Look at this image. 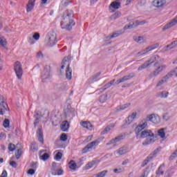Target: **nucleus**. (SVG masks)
<instances>
[{
    "mask_svg": "<svg viewBox=\"0 0 177 177\" xmlns=\"http://www.w3.org/2000/svg\"><path fill=\"white\" fill-rule=\"evenodd\" d=\"M148 121H151V122H153V124H160V116L156 114H151L143 119L140 124H138L135 129V133L137 134V138L139 137L140 131H142L145 129V128H147Z\"/></svg>",
    "mask_w": 177,
    "mask_h": 177,
    "instance_id": "1",
    "label": "nucleus"
},
{
    "mask_svg": "<svg viewBox=\"0 0 177 177\" xmlns=\"http://www.w3.org/2000/svg\"><path fill=\"white\" fill-rule=\"evenodd\" d=\"M137 139H145V138H147L145 140L142 142V146H147V145H150L151 143H154V133H153V131L151 130H141L139 133L138 137V134L136 133Z\"/></svg>",
    "mask_w": 177,
    "mask_h": 177,
    "instance_id": "2",
    "label": "nucleus"
},
{
    "mask_svg": "<svg viewBox=\"0 0 177 177\" xmlns=\"http://www.w3.org/2000/svg\"><path fill=\"white\" fill-rule=\"evenodd\" d=\"M63 20L61 22V28L63 30H66L67 31H71L73 30V26H75V22H74V18H70L69 17L62 16Z\"/></svg>",
    "mask_w": 177,
    "mask_h": 177,
    "instance_id": "3",
    "label": "nucleus"
},
{
    "mask_svg": "<svg viewBox=\"0 0 177 177\" xmlns=\"http://www.w3.org/2000/svg\"><path fill=\"white\" fill-rule=\"evenodd\" d=\"M159 59H160V56H158V55L151 57V58L149 60H147V62H145L144 64H142L141 66L138 67V71H142V70H145V68H147V67H149L150 64H153V63H155L153 66L154 67H156V66L158 64Z\"/></svg>",
    "mask_w": 177,
    "mask_h": 177,
    "instance_id": "4",
    "label": "nucleus"
},
{
    "mask_svg": "<svg viewBox=\"0 0 177 177\" xmlns=\"http://www.w3.org/2000/svg\"><path fill=\"white\" fill-rule=\"evenodd\" d=\"M57 35L56 34V32L50 31L49 32L46 37V44L50 48H52V46H55L57 42Z\"/></svg>",
    "mask_w": 177,
    "mask_h": 177,
    "instance_id": "5",
    "label": "nucleus"
},
{
    "mask_svg": "<svg viewBox=\"0 0 177 177\" xmlns=\"http://www.w3.org/2000/svg\"><path fill=\"white\" fill-rule=\"evenodd\" d=\"M14 70L18 80H21V77H23V67L21 66L20 62L17 61L14 64Z\"/></svg>",
    "mask_w": 177,
    "mask_h": 177,
    "instance_id": "6",
    "label": "nucleus"
},
{
    "mask_svg": "<svg viewBox=\"0 0 177 177\" xmlns=\"http://www.w3.org/2000/svg\"><path fill=\"white\" fill-rule=\"evenodd\" d=\"M51 71L50 66L46 65L41 75L42 82H46V80H50Z\"/></svg>",
    "mask_w": 177,
    "mask_h": 177,
    "instance_id": "7",
    "label": "nucleus"
},
{
    "mask_svg": "<svg viewBox=\"0 0 177 177\" xmlns=\"http://www.w3.org/2000/svg\"><path fill=\"white\" fill-rule=\"evenodd\" d=\"M99 143V141L95 140L90 143H88L83 149L82 153L85 154V153H88V151H91L92 149H95Z\"/></svg>",
    "mask_w": 177,
    "mask_h": 177,
    "instance_id": "8",
    "label": "nucleus"
},
{
    "mask_svg": "<svg viewBox=\"0 0 177 177\" xmlns=\"http://www.w3.org/2000/svg\"><path fill=\"white\" fill-rule=\"evenodd\" d=\"M160 46V44L156 43L155 44H152L147 47L145 49L138 53V56H142V55H146L147 52H151V50H154V49H157Z\"/></svg>",
    "mask_w": 177,
    "mask_h": 177,
    "instance_id": "9",
    "label": "nucleus"
},
{
    "mask_svg": "<svg viewBox=\"0 0 177 177\" xmlns=\"http://www.w3.org/2000/svg\"><path fill=\"white\" fill-rule=\"evenodd\" d=\"M167 66L166 65H162L160 66H158L155 71H153V72H151L149 74V78H153V77H157V75H158V74H160L161 73V71H162V70H164V68H166Z\"/></svg>",
    "mask_w": 177,
    "mask_h": 177,
    "instance_id": "10",
    "label": "nucleus"
},
{
    "mask_svg": "<svg viewBox=\"0 0 177 177\" xmlns=\"http://www.w3.org/2000/svg\"><path fill=\"white\" fill-rule=\"evenodd\" d=\"M127 136V134L123 133L120 134L118 136L115 137V138H113L109 142L106 143V146H110V145H113V143H117V142H120V140H122L125 139V137Z\"/></svg>",
    "mask_w": 177,
    "mask_h": 177,
    "instance_id": "11",
    "label": "nucleus"
},
{
    "mask_svg": "<svg viewBox=\"0 0 177 177\" xmlns=\"http://www.w3.org/2000/svg\"><path fill=\"white\" fill-rule=\"evenodd\" d=\"M174 75V72H169L165 76H164L162 80H160L158 84H156V86H161L164 82H167V80H169L171 77Z\"/></svg>",
    "mask_w": 177,
    "mask_h": 177,
    "instance_id": "12",
    "label": "nucleus"
},
{
    "mask_svg": "<svg viewBox=\"0 0 177 177\" xmlns=\"http://www.w3.org/2000/svg\"><path fill=\"white\" fill-rule=\"evenodd\" d=\"M138 26H139L138 20H136L124 26V30H132V28H136V27H138Z\"/></svg>",
    "mask_w": 177,
    "mask_h": 177,
    "instance_id": "13",
    "label": "nucleus"
},
{
    "mask_svg": "<svg viewBox=\"0 0 177 177\" xmlns=\"http://www.w3.org/2000/svg\"><path fill=\"white\" fill-rule=\"evenodd\" d=\"M129 152V148L128 147H121L117 150V154L119 156H124V154H127V153Z\"/></svg>",
    "mask_w": 177,
    "mask_h": 177,
    "instance_id": "14",
    "label": "nucleus"
},
{
    "mask_svg": "<svg viewBox=\"0 0 177 177\" xmlns=\"http://www.w3.org/2000/svg\"><path fill=\"white\" fill-rule=\"evenodd\" d=\"M165 3H167L165 0H154L152 2V5H153L155 8H162Z\"/></svg>",
    "mask_w": 177,
    "mask_h": 177,
    "instance_id": "15",
    "label": "nucleus"
},
{
    "mask_svg": "<svg viewBox=\"0 0 177 177\" xmlns=\"http://www.w3.org/2000/svg\"><path fill=\"white\" fill-rule=\"evenodd\" d=\"M34 6H35V0H28L26 6V12L30 13L34 9Z\"/></svg>",
    "mask_w": 177,
    "mask_h": 177,
    "instance_id": "16",
    "label": "nucleus"
},
{
    "mask_svg": "<svg viewBox=\"0 0 177 177\" xmlns=\"http://www.w3.org/2000/svg\"><path fill=\"white\" fill-rule=\"evenodd\" d=\"M160 150H161V147H158L153 151H152L147 156V159L149 160V161H151V160H153L154 158V157H157V153H158V151H160Z\"/></svg>",
    "mask_w": 177,
    "mask_h": 177,
    "instance_id": "17",
    "label": "nucleus"
},
{
    "mask_svg": "<svg viewBox=\"0 0 177 177\" xmlns=\"http://www.w3.org/2000/svg\"><path fill=\"white\" fill-rule=\"evenodd\" d=\"M0 106H2V111H0V115H3L6 111H8L9 106H8V104L4 101H1L0 102Z\"/></svg>",
    "mask_w": 177,
    "mask_h": 177,
    "instance_id": "18",
    "label": "nucleus"
},
{
    "mask_svg": "<svg viewBox=\"0 0 177 177\" xmlns=\"http://www.w3.org/2000/svg\"><path fill=\"white\" fill-rule=\"evenodd\" d=\"M68 128H70V124L67 120L62 122L61 124V130L62 132H67L68 131Z\"/></svg>",
    "mask_w": 177,
    "mask_h": 177,
    "instance_id": "19",
    "label": "nucleus"
},
{
    "mask_svg": "<svg viewBox=\"0 0 177 177\" xmlns=\"http://www.w3.org/2000/svg\"><path fill=\"white\" fill-rule=\"evenodd\" d=\"M37 136L39 142L44 143V133H42V129L39 128L37 131Z\"/></svg>",
    "mask_w": 177,
    "mask_h": 177,
    "instance_id": "20",
    "label": "nucleus"
},
{
    "mask_svg": "<svg viewBox=\"0 0 177 177\" xmlns=\"http://www.w3.org/2000/svg\"><path fill=\"white\" fill-rule=\"evenodd\" d=\"M168 95H169V92L163 91H160L156 94L157 97H160V99H165L168 97Z\"/></svg>",
    "mask_w": 177,
    "mask_h": 177,
    "instance_id": "21",
    "label": "nucleus"
},
{
    "mask_svg": "<svg viewBox=\"0 0 177 177\" xmlns=\"http://www.w3.org/2000/svg\"><path fill=\"white\" fill-rule=\"evenodd\" d=\"M136 115H138V113L136 112L132 113L130 115H129L127 120L126 121L127 124L129 125L133 120L136 118Z\"/></svg>",
    "mask_w": 177,
    "mask_h": 177,
    "instance_id": "22",
    "label": "nucleus"
},
{
    "mask_svg": "<svg viewBox=\"0 0 177 177\" xmlns=\"http://www.w3.org/2000/svg\"><path fill=\"white\" fill-rule=\"evenodd\" d=\"M133 77H135V73H130L129 75L120 78V81H122V82H125V81H128L129 80H131V78H133Z\"/></svg>",
    "mask_w": 177,
    "mask_h": 177,
    "instance_id": "23",
    "label": "nucleus"
},
{
    "mask_svg": "<svg viewBox=\"0 0 177 177\" xmlns=\"http://www.w3.org/2000/svg\"><path fill=\"white\" fill-rule=\"evenodd\" d=\"M71 73H73V71L71 70V68H70V64H68L66 70V77L67 80H71V78H73Z\"/></svg>",
    "mask_w": 177,
    "mask_h": 177,
    "instance_id": "24",
    "label": "nucleus"
},
{
    "mask_svg": "<svg viewBox=\"0 0 177 177\" xmlns=\"http://www.w3.org/2000/svg\"><path fill=\"white\" fill-rule=\"evenodd\" d=\"M81 125L84 128H86V129H89L90 131H92V129H93V126L89 122H82L81 123Z\"/></svg>",
    "mask_w": 177,
    "mask_h": 177,
    "instance_id": "25",
    "label": "nucleus"
},
{
    "mask_svg": "<svg viewBox=\"0 0 177 177\" xmlns=\"http://www.w3.org/2000/svg\"><path fill=\"white\" fill-rule=\"evenodd\" d=\"M110 8H112L113 9H120L121 8V3L118 2V1H113L111 4H110Z\"/></svg>",
    "mask_w": 177,
    "mask_h": 177,
    "instance_id": "26",
    "label": "nucleus"
},
{
    "mask_svg": "<svg viewBox=\"0 0 177 177\" xmlns=\"http://www.w3.org/2000/svg\"><path fill=\"white\" fill-rule=\"evenodd\" d=\"M21 145L20 144H17V145H15V144L12 143H10L8 145V150H10V151H15V150H16V149H19V147H20Z\"/></svg>",
    "mask_w": 177,
    "mask_h": 177,
    "instance_id": "27",
    "label": "nucleus"
},
{
    "mask_svg": "<svg viewBox=\"0 0 177 177\" xmlns=\"http://www.w3.org/2000/svg\"><path fill=\"white\" fill-rule=\"evenodd\" d=\"M131 106V103L124 104L123 105H120L116 107V111H122V110H125V109H128Z\"/></svg>",
    "mask_w": 177,
    "mask_h": 177,
    "instance_id": "28",
    "label": "nucleus"
},
{
    "mask_svg": "<svg viewBox=\"0 0 177 177\" xmlns=\"http://www.w3.org/2000/svg\"><path fill=\"white\" fill-rule=\"evenodd\" d=\"M63 16H65L66 17H70V19L74 18V12L71 10H66L64 13Z\"/></svg>",
    "mask_w": 177,
    "mask_h": 177,
    "instance_id": "29",
    "label": "nucleus"
},
{
    "mask_svg": "<svg viewBox=\"0 0 177 177\" xmlns=\"http://www.w3.org/2000/svg\"><path fill=\"white\" fill-rule=\"evenodd\" d=\"M41 117L43 118V121L46 122V121L49 120V111H45L43 113H41Z\"/></svg>",
    "mask_w": 177,
    "mask_h": 177,
    "instance_id": "30",
    "label": "nucleus"
},
{
    "mask_svg": "<svg viewBox=\"0 0 177 177\" xmlns=\"http://www.w3.org/2000/svg\"><path fill=\"white\" fill-rule=\"evenodd\" d=\"M164 167H165V165L164 164H162L160 165L158 169L156 170V175H158V176H160V175H164V170L162 169V168H164Z\"/></svg>",
    "mask_w": 177,
    "mask_h": 177,
    "instance_id": "31",
    "label": "nucleus"
},
{
    "mask_svg": "<svg viewBox=\"0 0 177 177\" xmlns=\"http://www.w3.org/2000/svg\"><path fill=\"white\" fill-rule=\"evenodd\" d=\"M133 39H134L137 44H143L145 42V39L141 36H133Z\"/></svg>",
    "mask_w": 177,
    "mask_h": 177,
    "instance_id": "32",
    "label": "nucleus"
},
{
    "mask_svg": "<svg viewBox=\"0 0 177 177\" xmlns=\"http://www.w3.org/2000/svg\"><path fill=\"white\" fill-rule=\"evenodd\" d=\"M125 31V30L123 29L120 30H118L115 32H113L111 35H112V38H117V37H120V35H122V34H124V32Z\"/></svg>",
    "mask_w": 177,
    "mask_h": 177,
    "instance_id": "33",
    "label": "nucleus"
},
{
    "mask_svg": "<svg viewBox=\"0 0 177 177\" xmlns=\"http://www.w3.org/2000/svg\"><path fill=\"white\" fill-rule=\"evenodd\" d=\"M115 125L114 124H109L108 127H106L102 132H101V135H104L106 133H107V132H109L111 128H114Z\"/></svg>",
    "mask_w": 177,
    "mask_h": 177,
    "instance_id": "34",
    "label": "nucleus"
},
{
    "mask_svg": "<svg viewBox=\"0 0 177 177\" xmlns=\"http://www.w3.org/2000/svg\"><path fill=\"white\" fill-rule=\"evenodd\" d=\"M97 160H92L91 162H89L87 163L85 166L86 169H91L96 164V162H98Z\"/></svg>",
    "mask_w": 177,
    "mask_h": 177,
    "instance_id": "35",
    "label": "nucleus"
},
{
    "mask_svg": "<svg viewBox=\"0 0 177 177\" xmlns=\"http://www.w3.org/2000/svg\"><path fill=\"white\" fill-rule=\"evenodd\" d=\"M158 135L161 138V139H164L165 138V129L162 128L158 131Z\"/></svg>",
    "mask_w": 177,
    "mask_h": 177,
    "instance_id": "36",
    "label": "nucleus"
},
{
    "mask_svg": "<svg viewBox=\"0 0 177 177\" xmlns=\"http://www.w3.org/2000/svg\"><path fill=\"white\" fill-rule=\"evenodd\" d=\"M64 173V171H63V169H55L53 170V171H51L52 175L56 176H60V175H63V174Z\"/></svg>",
    "mask_w": 177,
    "mask_h": 177,
    "instance_id": "37",
    "label": "nucleus"
},
{
    "mask_svg": "<svg viewBox=\"0 0 177 177\" xmlns=\"http://www.w3.org/2000/svg\"><path fill=\"white\" fill-rule=\"evenodd\" d=\"M108 97H109V95L107 93H105V94L101 95L100 97V102L104 103V102H106L107 100Z\"/></svg>",
    "mask_w": 177,
    "mask_h": 177,
    "instance_id": "38",
    "label": "nucleus"
},
{
    "mask_svg": "<svg viewBox=\"0 0 177 177\" xmlns=\"http://www.w3.org/2000/svg\"><path fill=\"white\" fill-rule=\"evenodd\" d=\"M68 165L71 169H75L77 168V163L74 160H71L68 162Z\"/></svg>",
    "mask_w": 177,
    "mask_h": 177,
    "instance_id": "39",
    "label": "nucleus"
},
{
    "mask_svg": "<svg viewBox=\"0 0 177 177\" xmlns=\"http://www.w3.org/2000/svg\"><path fill=\"white\" fill-rule=\"evenodd\" d=\"M0 45L3 46V48H6V39H5V37H0Z\"/></svg>",
    "mask_w": 177,
    "mask_h": 177,
    "instance_id": "40",
    "label": "nucleus"
},
{
    "mask_svg": "<svg viewBox=\"0 0 177 177\" xmlns=\"http://www.w3.org/2000/svg\"><path fill=\"white\" fill-rule=\"evenodd\" d=\"M171 49H174V47L170 44H168L167 46L163 47V48L162 49V52H168V50H169Z\"/></svg>",
    "mask_w": 177,
    "mask_h": 177,
    "instance_id": "41",
    "label": "nucleus"
},
{
    "mask_svg": "<svg viewBox=\"0 0 177 177\" xmlns=\"http://www.w3.org/2000/svg\"><path fill=\"white\" fill-rule=\"evenodd\" d=\"M114 82H115V79H113L112 80H111L109 82L106 83L104 87L106 88V89H109V88H110L111 86V85H113V84H114Z\"/></svg>",
    "mask_w": 177,
    "mask_h": 177,
    "instance_id": "42",
    "label": "nucleus"
},
{
    "mask_svg": "<svg viewBox=\"0 0 177 177\" xmlns=\"http://www.w3.org/2000/svg\"><path fill=\"white\" fill-rule=\"evenodd\" d=\"M107 170H104L97 174H95V177H105L107 174Z\"/></svg>",
    "mask_w": 177,
    "mask_h": 177,
    "instance_id": "43",
    "label": "nucleus"
},
{
    "mask_svg": "<svg viewBox=\"0 0 177 177\" xmlns=\"http://www.w3.org/2000/svg\"><path fill=\"white\" fill-rule=\"evenodd\" d=\"M21 145L17 149V152L15 153V157L17 158V160H19V158H20L21 156Z\"/></svg>",
    "mask_w": 177,
    "mask_h": 177,
    "instance_id": "44",
    "label": "nucleus"
},
{
    "mask_svg": "<svg viewBox=\"0 0 177 177\" xmlns=\"http://www.w3.org/2000/svg\"><path fill=\"white\" fill-rule=\"evenodd\" d=\"M30 150H32V151H37L38 145L36 143L32 142L31 146H30Z\"/></svg>",
    "mask_w": 177,
    "mask_h": 177,
    "instance_id": "45",
    "label": "nucleus"
},
{
    "mask_svg": "<svg viewBox=\"0 0 177 177\" xmlns=\"http://www.w3.org/2000/svg\"><path fill=\"white\" fill-rule=\"evenodd\" d=\"M3 125L5 128H9L10 125V120H9V119H5L3 122Z\"/></svg>",
    "mask_w": 177,
    "mask_h": 177,
    "instance_id": "46",
    "label": "nucleus"
},
{
    "mask_svg": "<svg viewBox=\"0 0 177 177\" xmlns=\"http://www.w3.org/2000/svg\"><path fill=\"white\" fill-rule=\"evenodd\" d=\"M62 157H63V154L61 152H57L55 154V160H56V161H60V159L62 158Z\"/></svg>",
    "mask_w": 177,
    "mask_h": 177,
    "instance_id": "47",
    "label": "nucleus"
},
{
    "mask_svg": "<svg viewBox=\"0 0 177 177\" xmlns=\"http://www.w3.org/2000/svg\"><path fill=\"white\" fill-rule=\"evenodd\" d=\"M121 17V12H117L115 13H114L111 17V19H118L119 17Z\"/></svg>",
    "mask_w": 177,
    "mask_h": 177,
    "instance_id": "48",
    "label": "nucleus"
},
{
    "mask_svg": "<svg viewBox=\"0 0 177 177\" xmlns=\"http://www.w3.org/2000/svg\"><path fill=\"white\" fill-rule=\"evenodd\" d=\"M100 72H99V73H97L96 74H95V75H93L92 77H91V80H92V81L93 82V81H96V80L97 79V78H99V77H100Z\"/></svg>",
    "mask_w": 177,
    "mask_h": 177,
    "instance_id": "49",
    "label": "nucleus"
},
{
    "mask_svg": "<svg viewBox=\"0 0 177 177\" xmlns=\"http://www.w3.org/2000/svg\"><path fill=\"white\" fill-rule=\"evenodd\" d=\"M49 158V153H45L41 156V158L43 160V161H46L48 158Z\"/></svg>",
    "mask_w": 177,
    "mask_h": 177,
    "instance_id": "50",
    "label": "nucleus"
},
{
    "mask_svg": "<svg viewBox=\"0 0 177 177\" xmlns=\"http://www.w3.org/2000/svg\"><path fill=\"white\" fill-rule=\"evenodd\" d=\"M68 61V57H64V59L62 62V66H61V70H63L66 66H64V64L66 62Z\"/></svg>",
    "mask_w": 177,
    "mask_h": 177,
    "instance_id": "51",
    "label": "nucleus"
},
{
    "mask_svg": "<svg viewBox=\"0 0 177 177\" xmlns=\"http://www.w3.org/2000/svg\"><path fill=\"white\" fill-rule=\"evenodd\" d=\"M60 140L66 142L67 140V135H66V133H62L60 136Z\"/></svg>",
    "mask_w": 177,
    "mask_h": 177,
    "instance_id": "52",
    "label": "nucleus"
},
{
    "mask_svg": "<svg viewBox=\"0 0 177 177\" xmlns=\"http://www.w3.org/2000/svg\"><path fill=\"white\" fill-rule=\"evenodd\" d=\"M34 39H35L32 36H30L28 37V42H29V44H30V45L35 44V41H34Z\"/></svg>",
    "mask_w": 177,
    "mask_h": 177,
    "instance_id": "53",
    "label": "nucleus"
},
{
    "mask_svg": "<svg viewBox=\"0 0 177 177\" xmlns=\"http://www.w3.org/2000/svg\"><path fill=\"white\" fill-rule=\"evenodd\" d=\"M104 91H106V88L103 86L102 88L95 91V93L99 95L100 93H102V92H104Z\"/></svg>",
    "mask_w": 177,
    "mask_h": 177,
    "instance_id": "54",
    "label": "nucleus"
},
{
    "mask_svg": "<svg viewBox=\"0 0 177 177\" xmlns=\"http://www.w3.org/2000/svg\"><path fill=\"white\" fill-rule=\"evenodd\" d=\"M10 165L12 167V168H17V162L15 161H10Z\"/></svg>",
    "mask_w": 177,
    "mask_h": 177,
    "instance_id": "55",
    "label": "nucleus"
},
{
    "mask_svg": "<svg viewBox=\"0 0 177 177\" xmlns=\"http://www.w3.org/2000/svg\"><path fill=\"white\" fill-rule=\"evenodd\" d=\"M113 172L115 174H120V172H124V169H121V168L115 169H113Z\"/></svg>",
    "mask_w": 177,
    "mask_h": 177,
    "instance_id": "56",
    "label": "nucleus"
},
{
    "mask_svg": "<svg viewBox=\"0 0 177 177\" xmlns=\"http://www.w3.org/2000/svg\"><path fill=\"white\" fill-rule=\"evenodd\" d=\"M32 37L35 39V41H38V39H39V33L35 32Z\"/></svg>",
    "mask_w": 177,
    "mask_h": 177,
    "instance_id": "57",
    "label": "nucleus"
},
{
    "mask_svg": "<svg viewBox=\"0 0 177 177\" xmlns=\"http://www.w3.org/2000/svg\"><path fill=\"white\" fill-rule=\"evenodd\" d=\"M28 175H34L35 174V170L34 169H29L27 171Z\"/></svg>",
    "mask_w": 177,
    "mask_h": 177,
    "instance_id": "58",
    "label": "nucleus"
},
{
    "mask_svg": "<svg viewBox=\"0 0 177 177\" xmlns=\"http://www.w3.org/2000/svg\"><path fill=\"white\" fill-rule=\"evenodd\" d=\"M162 118L165 120V121H168V120H169V115L168 113H165L162 116Z\"/></svg>",
    "mask_w": 177,
    "mask_h": 177,
    "instance_id": "59",
    "label": "nucleus"
},
{
    "mask_svg": "<svg viewBox=\"0 0 177 177\" xmlns=\"http://www.w3.org/2000/svg\"><path fill=\"white\" fill-rule=\"evenodd\" d=\"M150 161L146 158L143 162H142V167H146V165H147V164H149Z\"/></svg>",
    "mask_w": 177,
    "mask_h": 177,
    "instance_id": "60",
    "label": "nucleus"
},
{
    "mask_svg": "<svg viewBox=\"0 0 177 177\" xmlns=\"http://www.w3.org/2000/svg\"><path fill=\"white\" fill-rule=\"evenodd\" d=\"M177 156V152L176 151H175L171 156L169 157V160H174V158H175Z\"/></svg>",
    "mask_w": 177,
    "mask_h": 177,
    "instance_id": "61",
    "label": "nucleus"
},
{
    "mask_svg": "<svg viewBox=\"0 0 177 177\" xmlns=\"http://www.w3.org/2000/svg\"><path fill=\"white\" fill-rule=\"evenodd\" d=\"M56 165H57V163H56L55 162H53L52 163V168H51V171H53V170L54 171H56Z\"/></svg>",
    "mask_w": 177,
    "mask_h": 177,
    "instance_id": "62",
    "label": "nucleus"
},
{
    "mask_svg": "<svg viewBox=\"0 0 177 177\" xmlns=\"http://www.w3.org/2000/svg\"><path fill=\"white\" fill-rule=\"evenodd\" d=\"M0 177H8V171H6V170H3Z\"/></svg>",
    "mask_w": 177,
    "mask_h": 177,
    "instance_id": "63",
    "label": "nucleus"
},
{
    "mask_svg": "<svg viewBox=\"0 0 177 177\" xmlns=\"http://www.w3.org/2000/svg\"><path fill=\"white\" fill-rule=\"evenodd\" d=\"M171 45H172L173 48H177V40H175L171 43Z\"/></svg>",
    "mask_w": 177,
    "mask_h": 177,
    "instance_id": "64",
    "label": "nucleus"
}]
</instances>
